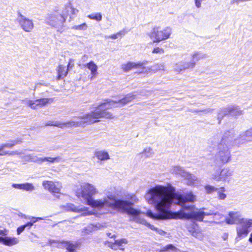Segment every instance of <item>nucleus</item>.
<instances>
[{
    "instance_id": "nucleus-28",
    "label": "nucleus",
    "mask_w": 252,
    "mask_h": 252,
    "mask_svg": "<svg viewBox=\"0 0 252 252\" xmlns=\"http://www.w3.org/2000/svg\"><path fill=\"white\" fill-rule=\"evenodd\" d=\"M179 250L172 244L167 245L160 250L159 252H178Z\"/></svg>"
},
{
    "instance_id": "nucleus-23",
    "label": "nucleus",
    "mask_w": 252,
    "mask_h": 252,
    "mask_svg": "<svg viewBox=\"0 0 252 252\" xmlns=\"http://www.w3.org/2000/svg\"><path fill=\"white\" fill-rule=\"evenodd\" d=\"M21 142V141L19 140H14L12 141L9 142L7 143L2 144L0 145V156H4L7 155L8 154V152H5L3 151V150L6 148H12L15 144L20 143Z\"/></svg>"
},
{
    "instance_id": "nucleus-32",
    "label": "nucleus",
    "mask_w": 252,
    "mask_h": 252,
    "mask_svg": "<svg viewBox=\"0 0 252 252\" xmlns=\"http://www.w3.org/2000/svg\"><path fill=\"white\" fill-rule=\"evenodd\" d=\"M89 18L92 20H96L97 22H99L102 20V14L100 13H92L88 15Z\"/></svg>"
},
{
    "instance_id": "nucleus-55",
    "label": "nucleus",
    "mask_w": 252,
    "mask_h": 252,
    "mask_svg": "<svg viewBox=\"0 0 252 252\" xmlns=\"http://www.w3.org/2000/svg\"><path fill=\"white\" fill-rule=\"evenodd\" d=\"M28 155H27V156H25L24 157H23V158L26 161L31 162V160H29V158H28Z\"/></svg>"
},
{
    "instance_id": "nucleus-3",
    "label": "nucleus",
    "mask_w": 252,
    "mask_h": 252,
    "mask_svg": "<svg viewBox=\"0 0 252 252\" xmlns=\"http://www.w3.org/2000/svg\"><path fill=\"white\" fill-rule=\"evenodd\" d=\"M136 95L133 93L127 94L124 98L118 100L107 99L98 106L96 109L89 113L87 122L90 124L98 122L101 118L113 119L114 117L107 109L113 107H122L135 98Z\"/></svg>"
},
{
    "instance_id": "nucleus-53",
    "label": "nucleus",
    "mask_w": 252,
    "mask_h": 252,
    "mask_svg": "<svg viewBox=\"0 0 252 252\" xmlns=\"http://www.w3.org/2000/svg\"><path fill=\"white\" fill-rule=\"evenodd\" d=\"M9 155H20L21 154V153H19L17 151H13L10 153H8V154Z\"/></svg>"
},
{
    "instance_id": "nucleus-2",
    "label": "nucleus",
    "mask_w": 252,
    "mask_h": 252,
    "mask_svg": "<svg viewBox=\"0 0 252 252\" xmlns=\"http://www.w3.org/2000/svg\"><path fill=\"white\" fill-rule=\"evenodd\" d=\"M97 193L98 191L94 185L84 183L81 185L80 189L76 191V195L82 197L87 205L95 209L94 212L97 214H105L109 208L119 209L131 216L132 218L131 220L138 221V217L141 211L133 208L131 202L117 199L115 195L109 192L107 193L106 196L102 199H95L93 196Z\"/></svg>"
},
{
    "instance_id": "nucleus-5",
    "label": "nucleus",
    "mask_w": 252,
    "mask_h": 252,
    "mask_svg": "<svg viewBox=\"0 0 252 252\" xmlns=\"http://www.w3.org/2000/svg\"><path fill=\"white\" fill-rule=\"evenodd\" d=\"M172 33L171 29L167 27L161 28L160 27H155L148 34L154 43H158L169 38Z\"/></svg>"
},
{
    "instance_id": "nucleus-11",
    "label": "nucleus",
    "mask_w": 252,
    "mask_h": 252,
    "mask_svg": "<svg viewBox=\"0 0 252 252\" xmlns=\"http://www.w3.org/2000/svg\"><path fill=\"white\" fill-rule=\"evenodd\" d=\"M8 230L6 229H0V243L4 245L11 246L19 243V239L16 237L7 236Z\"/></svg>"
},
{
    "instance_id": "nucleus-36",
    "label": "nucleus",
    "mask_w": 252,
    "mask_h": 252,
    "mask_svg": "<svg viewBox=\"0 0 252 252\" xmlns=\"http://www.w3.org/2000/svg\"><path fill=\"white\" fill-rule=\"evenodd\" d=\"M88 28V26L86 23H83L80 25H75L72 27V29L78 31H85Z\"/></svg>"
},
{
    "instance_id": "nucleus-12",
    "label": "nucleus",
    "mask_w": 252,
    "mask_h": 252,
    "mask_svg": "<svg viewBox=\"0 0 252 252\" xmlns=\"http://www.w3.org/2000/svg\"><path fill=\"white\" fill-rule=\"evenodd\" d=\"M63 207L64 209L68 211H72L75 213H83V216H87L91 215H97V213L92 211H89L87 207L83 206H75L74 204L71 203L66 204L63 206Z\"/></svg>"
},
{
    "instance_id": "nucleus-19",
    "label": "nucleus",
    "mask_w": 252,
    "mask_h": 252,
    "mask_svg": "<svg viewBox=\"0 0 252 252\" xmlns=\"http://www.w3.org/2000/svg\"><path fill=\"white\" fill-rule=\"evenodd\" d=\"M251 139H252V127L240 134L235 138V141L237 144H242L251 141Z\"/></svg>"
},
{
    "instance_id": "nucleus-25",
    "label": "nucleus",
    "mask_w": 252,
    "mask_h": 252,
    "mask_svg": "<svg viewBox=\"0 0 252 252\" xmlns=\"http://www.w3.org/2000/svg\"><path fill=\"white\" fill-rule=\"evenodd\" d=\"M207 58V55L200 52H196L192 54L189 58L191 62L194 63V65L196 64V62H198L201 60Z\"/></svg>"
},
{
    "instance_id": "nucleus-9",
    "label": "nucleus",
    "mask_w": 252,
    "mask_h": 252,
    "mask_svg": "<svg viewBox=\"0 0 252 252\" xmlns=\"http://www.w3.org/2000/svg\"><path fill=\"white\" fill-rule=\"evenodd\" d=\"M42 186L46 189H48L56 197H59L60 194V191L62 188V184L58 181L53 182L51 181H44L42 182Z\"/></svg>"
},
{
    "instance_id": "nucleus-15",
    "label": "nucleus",
    "mask_w": 252,
    "mask_h": 252,
    "mask_svg": "<svg viewBox=\"0 0 252 252\" xmlns=\"http://www.w3.org/2000/svg\"><path fill=\"white\" fill-rule=\"evenodd\" d=\"M53 101V98H41L34 100H27L26 101V104L31 108L35 109L44 106L48 103H51Z\"/></svg>"
},
{
    "instance_id": "nucleus-51",
    "label": "nucleus",
    "mask_w": 252,
    "mask_h": 252,
    "mask_svg": "<svg viewBox=\"0 0 252 252\" xmlns=\"http://www.w3.org/2000/svg\"><path fill=\"white\" fill-rule=\"evenodd\" d=\"M24 225L25 226L26 228L28 227L29 229H30L31 227L33 225V224L32 223V221H30L24 224Z\"/></svg>"
},
{
    "instance_id": "nucleus-20",
    "label": "nucleus",
    "mask_w": 252,
    "mask_h": 252,
    "mask_svg": "<svg viewBox=\"0 0 252 252\" xmlns=\"http://www.w3.org/2000/svg\"><path fill=\"white\" fill-rule=\"evenodd\" d=\"M241 214L239 212L231 211L228 213V216L225 217V220L228 224H233L237 221H240Z\"/></svg>"
},
{
    "instance_id": "nucleus-38",
    "label": "nucleus",
    "mask_w": 252,
    "mask_h": 252,
    "mask_svg": "<svg viewBox=\"0 0 252 252\" xmlns=\"http://www.w3.org/2000/svg\"><path fill=\"white\" fill-rule=\"evenodd\" d=\"M127 243V240L125 238H122L115 241V244L119 247H123L124 245H126Z\"/></svg>"
},
{
    "instance_id": "nucleus-43",
    "label": "nucleus",
    "mask_w": 252,
    "mask_h": 252,
    "mask_svg": "<svg viewBox=\"0 0 252 252\" xmlns=\"http://www.w3.org/2000/svg\"><path fill=\"white\" fill-rule=\"evenodd\" d=\"M140 223H142L143 224H145V225L148 226L151 229H155V227L153 225H151L149 223L146 222L145 220H141L139 221Z\"/></svg>"
},
{
    "instance_id": "nucleus-7",
    "label": "nucleus",
    "mask_w": 252,
    "mask_h": 252,
    "mask_svg": "<svg viewBox=\"0 0 252 252\" xmlns=\"http://www.w3.org/2000/svg\"><path fill=\"white\" fill-rule=\"evenodd\" d=\"M89 113L82 118L79 121H71L66 123H61L58 121H49L46 124L45 126H55L60 128L70 127L72 126L77 127L79 126H84L85 125H91L87 122L89 119Z\"/></svg>"
},
{
    "instance_id": "nucleus-33",
    "label": "nucleus",
    "mask_w": 252,
    "mask_h": 252,
    "mask_svg": "<svg viewBox=\"0 0 252 252\" xmlns=\"http://www.w3.org/2000/svg\"><path fill=\"white\" fill-rule=\"evenodd\" d=\"M22 189L26 191H32L35 189V188L32 184L26 183L23 184Z\"/></svg>"
},
{
    "instance_id": "nucleus-30",
    "label": "nucleus",
    "mask_w": 252,
    "mask_h": 252,
    "mask_svg": "<svg viewBox=\"0 0 252 252\" xmlns=\"http://www.w3.org/2000/svg\"><path fill=\"white\" fill-rule=\"evenodd\" d=\"M28 158H29V160H31V162H34L38 163L42 162V157H39L37 155L30 154L28 155Z\"/></svg>"
},
{
    "instance_id": "nucleus-56",
    "label": "nucleus",
    "mask_w": 252,
    "mask_h": 252,
    "mask_svg": "<svg viewBox=\"0 0 252 252\" xmlns=\"http://www.w3.org/2000/svg\"><path fill=\"white\" fill-rule=\"evenodd\" d=\"M107 235L108 237H109L110 238H113L115 237V235H112V234L111 233H107Z\"/></svg>"
},
{
    "instance_id": "nucleus-59",
    "label": "nucleus",
    "mask_w": 252,
    "mask_h": 252,
    "mask_svg": "<svg viewBox=\"0 0 252 252\" xmlns=\"http://www.w3.org/2000/svg\"><path fill=\"white\" fill-rule=\"evenodd\" d=\"M159 234H162L163 233H164V232L162 231V230H160V232H159Z\"/></svg>"
},
{
    "instance_id": "nucleus-50",
    "label": "nucleus",
    "mask_w": 252,
    "mask_h": 252,
    "mask_svg": "<svg viewBox=\"0 0 252 252\" xmlns=\"http://www.w3.org/2000/svg\"><path fill=\"white\" fill-rule=\"evenodd\" d=\"M116 246H117V245H116V244H115V242L113 243H109V244L108 245V247L109 248H110L111 249L114 250H117V248L116 247Z\"/></svg>"
},
{
    "instance_id": "nucleus-29",
    "label": "nucleus",
    "mask_w": 252,
    "mask_h": 252,
    "mask_svg": "<svg viewBox=\"0 0 252 252\" xmlns=\"http://www.w3.org/2000/svg\"><path fill=\"white\" fill-rule=\"evenodd\" d=\"M225 191L224 187H221L219 189L218 188L217 192L218 198L220 200H224L226 197V194L224 192Z\"/></svg>"
},
{
    "instance_id": "nucleus-35",
    "label": "nucleus",
    "mask_w": 252,
    "mask_h": 252,
    "mask_svg": "<svg viewBox=\"0 0 252 252\" xmlns=\"http://www.w3.org/2000/svg\"><path fill=\"white\" fill-rule=\"evenodd\" d=\"M60 158H42V162L44 161H48L51 163H54L56 162H59Z\"/></svg>"
},
{
    "instance_id": "nucleus-34",
    "label": "nucleus",
    "mask_w": 252,
    "mask_h": 252,
    "mask_svg": "<svg viewBox=\"0 0 252 252\" xmlns=\"http://www.w3.org/2000/svg\"><path fill=\"white\" fill-rule=\"evenodd\" d=\"M190 233H191L192 235L198 239H202L203 238L202 233L198 231H197L195 229V228H193L192 230H189Z\"/></svg>"
},
{
    "instance_id": "nucleus-21",
    "label": "nucleus",
    "mask_w": 252,
    "mask_h": 252,
    "mask_svg": "<svg viewBox=\"0 0 252 252\" xmlns=\"http://www.w3.org/2000/svg\"><path fill=\"white\" fill-rule=\"evenodd\" d=\"M78 12V10L76 8H74L71 3H68L66 4L64 7V9L62 10L61 13L62 15H63L65 17V20L68 15H76Z\"/></svg>"
},
{
    "instance_id": "nucleus-1",
    "label": "nucleus",
    "mask_w": 252,
    "mask_h": 252,
    "mask_svg": "<svg viewBox=\"0 0 252 252\" xmlns=\"http://www.w3.org/2000/svg\"><path fill=\"white\" fill-rule=\"evenodd\" d=\"M145 197L158 212L155 214L148 211L147 216L156 220L193 219L201 221L205 216H221L204 208L193 211V206L186 203L195 201V196L191 192L185 195L175 193L174 188L171 186L156 185L147 191Z\"/></svg>"
},
{
    "instance_id": "nucleus-42",
    "label": "nucleus",
    "mask_w": 252,
    "mask_h": 252,
    "mask_svg": "<svg viewBox=\"0 0 252 252\" xmlns=\"http://www.w3.org/2000/svg\"><path fill=\"white\" fill-rule=\"evenodd\" d=\"M152 52L155 54H163L164 53V51L161 48L157 47L154 49Z\"/></svg>"
},
{
    "instance_id": "nucleus-57",
    "label": "nucleus",
    "mask_w": 252,
    "mask_h": 252,
    "mask_svg": "<svg viewBox=\"0 0 252 252\" xmlns=\"http://www.w3.org/2000/svg\"><path fill=\"white\" fill-rule=\"evenodd\" d=\"M249 241L252 243V233L250 235V237L249 238Z\"/></svg>"
},
{
    "instance_id": "nucleus-52",
    "label": "nucleus",
    "mask_w": 252,
    "mask_h": 252,
    "mask_svg": "<svg viewBox=\"0 0 252 252\" xmlns=\"http://www.w3.org/2000/svg\"><path fill=\"white\" fill-rule=\"evenodd\" d=\"M29 219L31 220V221H32V223L33 224L35 222L37 221V220L35 219V217H29Z\"/></svg>"
},
{
    "instance_id": "nucleus-54",
    "label": "nucleus",
    "mask_w": 252,
    "mask_h": 252,
    "mask_svg": "<svg viewBox=\"0 0 252 252\" xmlns=\"http://www.w3.org/2000/svg\"><path fill=\"white\" fill-rule=\"evenodd\" d=\"M47 217H44V218H41V217H37L36 218L35 217V219L36 220H37V221L39 220H45L47 218Z\"/></svg>"
},
{
    "instance_id": "nucleus-6",
    "label": "nucleus",
    "mask_w": 252,
    "mask_h": 252,
    "mask_svg": "<svg viewBox=\"0 0 252 252\" xmlns=\"http://www.w3.org/2000/svg\"><path fill=\"white\" fill-rule=\"evenodd\" d=\"M46 21L47 24L54 27L58 32H62L65 22V17L58 11H55L46 16Z\"/></svg>"
},
{
    "instance_id": "nucleus-8",
    "label": "nucleus",
    "mask_w": 252,
    "mask_h": 252,
    "mask_svg": "<svg viewBox=\"0 0 252 252\" xmlns=\"http://www.w3.org/2000/svg\"><path fill=\"white\" fill-rule=\"evenodd\" d=\"M252 227V219H241L236 227V239L239 240L246 237Z\"/></svg>"
},
{
    "instance_id": "nucleus-26",
    "label": "nucleus",
    "mask_w": 252,
    "mask_h": 252,
    "mask_svg": "<svg viewBox=\"0 0 252 252\" xmlns=\"http://www.w3.org/2000/svg\"><path fill=\"white\" fill-rule=\"evenodd\" d=\"M103 226L100 223H97L95 225L90 224L83 229V232L86 234H90L93 231L100 229Z\"/></svg>"
},
{
    "instance_id": "nucleus-58",
    "label": "nucleus",
    "mask_w": 252,
    "mask_h": 252,
    "mask_svg": "<svg viewBox=\"0 0 252 252\" xmlns=\"http://www.w3.org/2000/svg\"><path fill=\"white\" fill-rule=\"evenodd\" d=\"M120 247V250H122V251L125 250V248H123V247Z\"/></svg>"
},
{
    "instance_id": "nucleus-41",
    "label": "nucleus",
    "mask_w": 252,
    "mask_h": 252,
    "mask_svg": "<svg viewBox=\"0 0 252 252\" xmlns=\"http://www.w3.org/2000/svg\"><path fill=\"white\" fill-rule=\"evenodd\" d=\"M153 67L154 68V70H164V65L163 63L157 64L155 65Z\"/></svg>"
},
{
    "instance_id": "nucleus-49",
    "label": "nucleus",
    "mask_w": 252,
    "mask_h": 252,
    "mask_svg": "<svg viewBox=\"0 0 252 252\" xmlns=\"http://www.w3.org/2000/svg\"><path fill=\"white\" fill-rule=\"evenodd\" d=\"M222 109H220L218 113V119L219 120H220V119H221L224 116L226 115V114H225L224 112H220V111L222 110Z\"/></svg>"
},
{
    "instance_id": "nucleus-13",
    "label": "nucleus",
    "mask_w": 252,
    "mask_h": 252,
    "mask_svg": "<svg viewBox=\"0 0 252 252\" xmlns=\"http://www.w3.org/2000/svg\"><path fill=\"white\" fill-rule=\"evenodd\" d=\"M49 243L51 246H54V244H57V246L59 248H65L69 252H76L75 249L78 247L77 243H72L69 241H59L50 240Z\"/></svg>"
},
{
    "instance_id": "nucleus-46",
    "label": "nucleus",
    "mask_w": 252,
    "mask_h": 252,
    "mask_svg": "<svg viewBox=\"0 0 252 252\" xmlns=\"http://www.w3.org/2000/svg\"><path fill=\"white\" fill-rule=\"evenodd\" d=\"M12 187L15 189H22L23 184H13Z\"/></svg>"
},
{
    "instance_id": "nucleus-31",
    "label": "nucleus",
    "mask_w": 252,
    "mask_h": 252,
    "mask_svg": "<svg viewBox=\"0 0 252 252\" xmlns=\"http://www.w3.org/2000/svg\"><path fill=\"white\" fill-rule=\"evenodd\" d=\"M68 68H65V67L63 65H60L58 68V74L60 78L65 76L67 74Z\"/></svg>"
},
{
    "instance_id": "nucleus-24",
    "label": "nucleus",
    "mask_w": 252,
    "mask_h": 252,
    "mask_svg": "<svg viewBox=\"0 0 252 252\" xmlns=\"http://www.w3.org/2000/svg\"><path fill=\"white\" fill-rule=\"evenodd\" d=\"M95 157L100 161H105L110 159L108 153L104 150H97L94 152Z\"/></svg>"
},
{
    "instance_id": "nucleus-4",
    "label": "nucleus",
    "mask_w": 252,
    "mask_h": 252,
    "mask_svg": "<svg viewBox=\"0 0 252 252\" xmlns=\"http://www.w3.org/2000/svg\"><path fill=\"white\" fill-rule=\"evenodd\" d=\"M235 139L233 130L227 131L224 133L220 142L217 145V152L214 159L216 164H225L230 161L231 155L230 148L234 145H239L235 143Z\"/></svg>"
},
{
    "instance_id": "nucleus-37",
    "label": "nucleus",
    "mask_w": 252,
    "mask_h": 252,
    "mask_svg": "<svg viewBox=\"0 0 252 252\" xmlns=\"http://www.w3.org/2000/svg\"><path fill=\"white\" fill-rule=\"evenodd\" d=\"M205 189L206 192L208 194H211L213 192L218 190V188L211 185H207L205 187Z\"/></svg>"
},
{
    "instance_id": "nucleus-17",
    "label": "nucleus",
    "mask_w": 252,
    "mask_h": 252,
    "mask_svg": "<svg viewBox=\"0 0 252 252\" xmlns=\"http://www.w3.org/2000/svg\"><path fill=\"white\" fill-rule=\"evenodd\" d=\"M146 62H128L126 63L123 64L122 65V69L125 72H127L133 69H140L142 70L140 73L144 72L143 70L145 69L144 65L146 64Z\"/></svg>"
},
{
    "instance_id": "nucleus-22",
    "label": "nucleus",
    "mask_w": 252,
    "mask_h": 252,
    "mask_svg": "<svg viewBox=\"0 0 252 252\" xmlns=\"http://www.w3.org/2000/svg\"><path fill=\"white\" fill-rule=\"evenodd\" d=\"M223 112L225 114H230L232 116H237L241 114V111L237 106L231 105L223 108L220 112Z\"/></svg>"
},
{
    "instance_id": "nucleus-44",
    "label": "nucleus",
    "mask_w": 252,
    "mask_h": 252,
    "mask_svg": "<svg viewBox=\"0 0 252 252\" xmlns=\"http://www.w3.org/2000/svg\"><path fill=\"white\" fill-rule=\"evenodd\" d=\"M26 228V227L24 225H21L18 227L17 229V234H20Z\"/></svg>"
},
{
    "instance_id": "nucleus-39",
    "label": "nucleus",
    "mask_w": 252,
    "mask_h": 252,
    "mask_svg": "<svg viewBox=\"0 0 252 252\" xmlns=\"http://www.w3.org/2000/svg\"><path fill=\"white\" fill-rule=\"evenodd\" d=\"M124 35H125L124 32H122V31H120L116 34H112V35H110L108 37V38L116 39L119 37H122Z\"/></svg>"
},
{
    "instance_id": "nucleus-48",
    "label": "nucleus",
    "mask_w": 252,
    "mask_h": 252,
    "mask_svg": "<svg viewBox=\"0 0 252 252\" xmlns=\"http://www.w3.org/2000/svg\"><path fill=\"white\" fill-rule=\"evenodd\" d=\"M222 109H220L218 113V119L219 120H220V119H221L224 116L226 115V114H225L224 112H220V111L222 110Z\"/></svg>"
},
{
    "instance_id": "nucleus-47",
    "label": "nucleus",
    "mask_w": 252,
    "mask_h": 252,
    "mask_svg": "<svg viewBox=\"0 0 252 252\" xmlns=\"http://www.w3.org/2000/svg\"><path fill=\"white\" fill-rule=\"evenodd\" d=\"M74 59H70L67 64V68H72L74 66Z\"/></svg>"
},
{
    "instance_id": "nucleus-14",
    "label": "nucleus",
    "mask_w": 252,
    "mask_h": 252,
    "mask_svg": "<svg viewBox=\"0 0 252 252\" xmlns=\"http://www.w3.org/2000/svg\"><path fill=\"white\" fill-rule=\"evenodd\" d=\"M18 22L22 29L26 32H30L33 28L32 21L20 13L18 15Z\"/></svg>"
},
{
    "instance_id": "nucleus-10",
    "label": "nucleus",
    "mask_w": 252,
    "mask_h": 252,
    "mask_svg": "<svg viewBox=\"0 0 252 252\" xmlns=\"http://www.w3.org/2000/svg\"><path fill=\"white\" fill-rule=\"evenodd\" d=\"M234 171L229 167H225L223 168L220 175L216 174L212 175V178L216 181H222L229 183L233 175Z\"/></svg>"
},
{
    "instance_id": "nucleus-40",
    "label": "nucleus",
    "mask_w": 252,
    "mask_h": 252,
    "mask_svg": "<svg viewBox=\"0 0 252 252\" xmlns=\"http://www.w3.org/2000/svg\"><path fill=\"white\" fill-rule=\"evenodd\" d=\"M153 153V150L150 148H146L144 149L143 152V154H144L146 157H149L151 156Z\"/></svg>"
},
{
    "instance_id": "nucleus-45",
    "label": "nucleus",
    "mask_w": 252,
    "mask_h": 252,
    "mask_svg": "<svg viewBox=\"0 0 252 252\" xmlns=\"http://www.w3.org/2000/svg\"><path fill=\"white\" fill-rule=\"evenodd\" d=\"M199 111L202 112L204 114L211 113L213 111V109L210 108H208L204 110H199Z\"/></svg>"
},
{
    "instance_id": "nucleus-16",
    "label": "nucleus",
    "mask_w": 252,
    "mask_h": 252,
    "mask_svg": "<svg viewBox=\"0 0 252 252\" xmlns=\"http://www.w3.org/2000/svg\"><path fill=\"white\" fill-rule=\"evenodd\" d=\"M172 172L176 174L180 175L184 178L188 180L190 182V185L193 184L194 181L197 180V178L195 176L187 172L180 166H177L174 167L172 169Z\"/></svg>"
},
{
    "instance_id": "nucleus-27",
    "label": "nucleus",
    "mask_w": 252,
    "mask_h": 252,
    "mask_svg": "<svg viewBox=\"0 0 252 252\" xmlns=\"http://www.w3.org/2000/svg\"><path fill=\"white\" fill-rule=\"evenodd\" d=\"M86 66L91 71V74L92 75V77L91 78V79L93 80V77L95 76L97 73V66L93 61L87 63Z\"/></svg>"
},
{
    "instance_id": "nucleus-18",
    "label": "nucleus",
    "mask_w": 252,
    "mask_h": 252,
    "mask_svg": "<svg viewBox=\"0 0 252 252\" xmlns=\"http://www.w3.org/2000/svg\"><path fill=\"white\" fill-rule=\"evenodd\" d=\"M194 67V63L191 62L190 58H189L185 61L176 63L174 66V69L175 71L180 72L182 70L192 68Z\"/></svg>"
}]
</instances>
